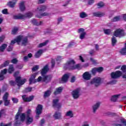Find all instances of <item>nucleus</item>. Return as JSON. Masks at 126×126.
Returning a JSON list of instances; mask_svg holds the SVG:
<instances>
[{
  "label": "nucleus",
  "instance_id": "obj_1",
  "mask_svg": "<svg viewBox=\"0 0 126 126\" xmlns=\"http://www.w3.org/2000/svg\"><path fill=\"white\" fill-rule=\"evenodd\" d=\"M22 111V107H20L19 108L18 112L16 114L15 118V123L14 124L15 126H19L21 123H23V121H25V118L26 116L24 113H22L20 114V113H21Z\"/></svg>",
  "mask_w": 126,
  "mask_h": 126
},
{
  "label": "nucleus",
  "instance_id": "obj_2",
  "mask_svg": "<svg viewBox=\"0 0 126 126\" xmlns=\"http://www.w3.org/2000/svg\"><path fill=\"white\" fill-rule=\"evenodd\" d=\"M64 67V68H68L69 69H81L82 68L81 64L75 65V62L73 60H70L67 61Z\"/></svg>",
  "mask_w": 126,
  "mask_h": 126
},
{
  "label": "nucleus",
  "instance_id": "obj_3",
  "mask_svg": "<svg viewBox=\"0 0 126 126\" xmlns=\"http://www.w3.org/2000/svg\"><path fill=\"white\" fill-rule=\"evenodd\" d=\"M22 41V46H26L28 43V39L27 37H23V36L19 35L14 40L11 41L10 45H14L15 43L19 44L20 42Z\"/></svg>",
  "mask_w": 126,
  "mask_h": 126
},
{
  "label": "nucleus",
  "instance_id": "obj_4",
  "mask_svg": "<svg viewBox=\"0 0 126 126\" xmlns=\"http://www.w3.org/2000/svg\"><path fill=\"white\" fill-rule=\"evenodd\" d=\"M113 35L118 38H123L126 35V33L124 29H118L114 31Z\"/></svg>",
  "mask_w": 126,
  "mask_h": 126
},
{
  "label": "nucleus",
  "instance_id": "obj_5",
  "mask_svg": "<svg viewBox=\"0 0 126 126\" xmlns=\"http://www.w3.org/2000/svg\"><path fill=\"white\" fill-rule=\"evenodd\" d=\"M43 77L41 76L38 77V78L37 79V81L38 82H45V83H48L51 81V80L52 79V77L53 76L51 75H43L42 76Z\"/></svg>",
  "mask_w": 126,
  "mask_h": 126
},
{
  "label": "nucleus",
  "instance_id": "obj_6",
  "mask_svg": "<svg viewBox=\"0 0 126 126\" xmlns=\"http://www.w3.org/2000/svg\"><path fill=\"white\" fill-rule=\"evenodd\" d=\"M33 16V14L32 13H28L25 15H22L21 14H19L17 15H14L13 16V19H25V18H30L32 17Z\"/></svg>",
  "mask_w": 126,
  "mask_h": 126
},
{
  "label": "nucleus",
  "instance_id": "obj_7",
  "mask_svg": "<svg viewBox=\"0 0 126 126\" xmlns=\"http://www.w3.org/2000/svg\"><path fill=\"white\" fill-rule=\"evenodd\" d=\"M80 88H77L72 92V96L73 99H78L80 96Z\"/></svg>",
  "mask_w": 126,
  "mask_h": 126
},
{
  "label": "nucleus",
  "instance_id": "obj_8",
  "mask_svg": "<svg viewBox=\"0 0 126 126\" xmlns=\"http://www.w3.org/2000/svg\"><path fill=\"white\" fill-rule=\"evenodd\" d=\"M101 83V78L99 77H95L92 79L90 82L91 84H94L96 87L100 85V83Z\"/></svg>",
  "mask_w": 126,
  "mask_h": 126
},
{
  "label": "nucleus",
  "instance_id": "obj_9",
  "mask_svg": "<svg viewBox=\"0 0 126 126\" xmlns=\"http://www.w3.org/2000/svg\"><path fill=\"white\" fill-rule=\"evenodd\" d=\"M43 110V106L41 104H38L35 109L36 112V119H39V115L42 114V111Z\"/></svg>",
  "mask_w": 126,
  "mask_h": 126
},
{
  "label": "nucleus",
  "instance_id": "obj_10",
  "mask_svg": "<svg viewBox=\"0 0 126 126\" xmlns=\"http://www.w3.org/2000/svg\"><path fill=\"white\" fill-rule=\"evenodd\" d=\"M122 74V71H117L116 72H113L111 73V77L113 79H116L120 77Z\"/></svg>",
  "mask_w": 126,
  "mask_h": 126
},
{
  "label": "nucleus",
  "instance_id": "obj_11",
  "mask_svg": "<svg viewBox=\"0 0 126 126\" xmlns=\"http://www.w3.org/2000/svg\"><path fill=\"white\" fill-rule=\"evenodd\" d=\"M78 33L80 34V39L81 40H83L85 38V35H86V32H85V30L83 28L79 29L78 30Z\"/></svg>",
  "mask_w": 126,
  "mask_h": 126
},
{
  "label": "nucleus",
  "instance_id": "obj_12",
  "mask_svg": "<svg viewBox=\"0 0 126 126\" xmlns=\"http://www.w3.org/2000/svg\"><path fill=\"white\" fill-rule=\"evenodd\" d=\"M26 79H23V80L21 79V77H17L16 78V82L18 86H21V85H23V84L26 82Z\"/></svg>",
  "mask_w": 126,
  "mask_h": 126
},
{
  "label": "nucleus",
  "instance_id": "obj_13",
  "mask_svg": "<svg viewBox=\"0 0 126 126\" xmlns=\"http://www.w3.org/2000/svg\"><path fill=\"white\" fill-rule=\"evenodd\" d=\"M82 76L83 79H84L85 80H90V79H91V78L92 77L91 74L89 71H86L84 73Z\"/></svg>",
  "mask_w": 126,
  "mask_h": 126
},
{
  "label": "nucleus",
  "instance_id": "obj_14",
  "mask_svg": "<svg viewBox=\"0 0 126 126\" xmlns=\"http://www.w3.org/2000/svg\"><path fill=\"white\" fill-rule=\"evenodd\" d=\"M69 77V75L68 74H65L62 77V79L60 80V83H65L67 82V80H68V78Z\"/></svg>",
  "mask_w": 126,
  "mask_h": 126
},
{
  "label": "nucleus",
  "instance_id": "obj_15",
  "mask_svg": "<svg viewBox=\"0 0 126 126\" xmlns=\"http://www.w3.org/2000/svg\"><path fill=\"white\" fill-rule=\"evenodd\" d=\"M37 73H33L31 77L30 78V84H32V83H35V82H38L37 81V79H35L36 78V76H37Z\"/></svg>",
  "mask_w": 126,
  "mask_h": 126
},
{
  "label": "nucleus",
  "instance_id": "obj_16",
  "mask_svg": "<svg viewBox=\"0 0 126 126\" xmlns=\"http://www.w3.org/2000/svg\"><path fill=\"white\" fill-rule=\"evenodd\" d=\"M48 71H49V65L47 64L41 70V74L42 76H44Z\"/></svg>",
  "mask_w": 126,
  "mask_h": 126
},
{
  "label": "nucleus",
  "instance_id": "obj_17",
  "mask_svg": "<svg viewBox=\"0 0 126 126\" xmlns=\"http://www.w3.org/2000/svg\"><path fill=\"white\" fill-rule=\"evenodd\" d=\"M23 99L25 102H31L33 99H34V95H31L29 97H27L26 95L22 96Z\"/></svg>",
  "mask_w": 126,
  "mask_h": 126
},
{
  "label": "nucleus",
  "instance_id": "obj_18",
  "mask_svg": "<svg viewBox=\"0 0 126 126\" xmlns=\"http://www.w3.org/2000/svg\"><path fill=\"white\" fill-rule=\"evenodd\" d=\"M53 107L59 109L62 107V104L59 103V99H56L53 100Z\"/></svg>",
  "mask_w": 126,
  "mask_h": 126
},
{
  "label": "nucleus",
  "instance_id": "obj_19",
  "mask_svg": "<svg viewBox=\"0 0 126 126\" xmlns=\"http://www.w3.org/2000/svg\"><path fill=\"white\" fill-rule=\"evenodd\" d=\"M93 15L95 17H102V16H105V13L101 12H94L93 13Z\"/></svg>",
  "mask_w": 126,
  "mask_h": 126
},
{
  "label": "nucleus",
  "instance_id": "obj_20",
  "mask_svg": "<svg viewBox=\"0 0 126 126\" xmlns=\"http://www.w3.org/2000/svg\"><path fill=\"white\" fill-rule=\"evenodd\" d=\"M99 107H100V102H97L96 103L93 105L92 106L93 112L94 114L96 113V111L98 110Z\"/></svg>",
  "mask_w": 126,
  "mask_h": 126
},
{
  "label": "nucleus",
  "instance_id": "obj_21",
  "mask_svg": "<svg viewBox=\"0 0 126 126\" xmlns=\"http://www.w3.org/2000/svg\"><path fill=\"white\" fill-rule=\"evenodd\" d=\"M33 117H31L29 115L26 117V123L27 125H31V124H32V123H33Z\"/></svg>",
  "mask_w": 126,
  "mask_h": 126
},
{
  "label": "nucleus",
  "instance_id": "obj_22",
  "mask_svg": "<svg viewBox=\"0 0 126 126\" xmlns=\"http://www.w3.org/2000/svg\"><path fill=\"white\" fill-rule=\"evenodd\" d=\"M6 72H7V69L6 68L1 70V72H0V80H3L4 79V75L6 74Z\"/></svg>",
  "mask_w": 126,
  "mask_h": 126
},
{
  "label": "nucleus",
  "instance_id": "obj_23",
  "mask_svg": "<svg viewBox=\"0 0 126 126\" xmlns=\"http://www.w3.org/2000/svg\"><path fill=\"white\" fill-rule=\"evenodd\" d=\"M52 92H53V89H52V88H50L48 90L45 92L44 94V98L50 96Z\"/></svg>",
  "mask_w": 126,
  "mask_h": 126
},
{
  "label": "nucleus",
  "instance_id": "obj_24",
  "mask_svg": "<svg viewBox=\"0 0 126 126\" xmlns=\"http://www.w3.org/2000/svg\"><path fill=\"white\" fill-rule=\"evenodd\" d=\"M53 118H54L55 120H60V119L62 118V113L60 112H56L53 115Z\"/></svg>",
  "mask_w": 126,
  "mask_h": 126
},
{
  "label": "nucleus",
  "instance_id": "obj_25",
  "mask_svg": "<svg viewBox=\"0 0 126 126\" xmlns=\"http://www.w3.org/2000/svg\"><path fill=\"white\" fill-rule=\"evenodd\" d=\"M50 15V13H48L47 12H43L42 14H39L36 15V17L37 18H42V17L44 16H49Z\"/></svg>",
  "mask_w": 126,
  "mask_h": 126
},
{
  "label": "nucleus",
  "instance_id": "obj_26",
  "mask_svg": "<svg viewBox=\"0 0 126 126\" xmlns=\"http://www.w3.org/2000/svg\"><path fill=\"white\" fill-rule=\"evenodd\" d=\"M42 54H43V50L40 49L35 54L34 57L36 59H38V58H40L42 56Z\"/></svg>",
  "mask_w": 126,
  "mask_h": 126
},
{
  "label": "nucleus",
  "instance_id": "obj_27",
  "mask_svg": "<svg viewBox=\"0 0 126 126\" xmlns=\"http://www.w3.org/2000/svg\"><path fill=\"white\" fill-rule=\"evenodd\" d=\"M47 9V6L45 5H40L37 7V10L38 11H45Z\"/></svg>",
  "mask_w": 126,
  "mask_h": 126
},
{
  "label": "nucleus",
  "instance_id": "obj_28",
  "mask_svg": "<svg viewBox=\"0 0 126 126\" xmlns=\"http://www.w3.org/2000/svg\"><path fill=\"white\" fill-rule=\"evenodd\" d=\"M32 24H34V25H36V26H39L43 24V22H37L36 20H32Z\"/></svg>",
  "mask_w": 126,
  "mask_h": 126
},
{
  "label": "nucleus",
  "instance_id": "obj_29",
  "mask_svg": "<svg viewBox=\"0 0 126 126\" xmlns=\"http://www.w3.org/2000/svg\"><path fill=\"white\" fill-rule=\"evenodd\" d=\"M79 17L80 18H86V17H88V14L85 12H81L79 14Z\"/></svg>",
  "mask_w": 126,
  "mask_h": 126
},
{
  "label": "nucleus",
  "instance_id": "obj_30",
  "mask_svg": "<svg viewBox=\"0 0 126 126\" xmlns=\"http://www.w3.org/2000/svg\"><path fill=\"white\" fill-rule=\"evenodd\" d=\"M63 91V88L59 87L56 89V91L54 92V95H58V94H61Z\"/></svg>",
  "mask_w": 126,
  "mask_h": 126
},
{
  "label": "nucleus",
  "instance_id": "obj_31",
  "mask_svg": "<svg viewBox=\"0 0 126 126\" xmlns=\"http://www.w3.org/2000/svg\"><path fill=\"white\" fill-rule=\"evenodd\" d=\"M122 20V17L121 16H117L115 17L111 20L112 22H116L117 21H121Z\"/></svg>",
  "mask_w": 126,
  "mask_h": 126
},
{
  "label": "nucleus",
  "instance_id": "obj_32",
  "mask_svg": "<svg viewBox=\"0 0 126 126\" xmlns=\"http://www.w3.org/2000/svg\"><path fill=\"white\" fill-rule=\"evenodd\" d=\"M19 8L21 11H24L25 10V5L24 4V2H21L19 4Z\"/></svg>",
  "mask_w": 126,
  "mask_h": 126
},
{
  "label": "nucleus",
  "instance_id": "obj_33",
  "mask_svg": "<svg viewBox=\"0 0 126 126\" xmlns=\"http://www.w3.org/2000/svg\"><path fill=\"white\" fill-rule=\"evenodd\" d=\"M119 94L114 95L112 96L111 98V101H112V102H117V100L119 99Z\"/></svg>",
  "mask_w": 126,
  "mask_h": 126
},
{
  "label": "nucleus",
  "instance_id": "obj_34",
  "mask_svg": "<svg viewBox=\"0 0 126 126\" xmlns=\"http://www.w3.org/2000/svg\"><path fill=\"white\" fill-rule=\"evenodd\" d=\"M16 4V0H13V1H10L8 3V5L10 7H14Z\"/></svg>",
  "mask_w": 126,
  "mask_h": 126
},
{
  "label": "nucleus",
  "instance_id": "obj_35",
  "mask_svg": "<svg viewBox=\"0 0 126 126\" xmlns=\"http://www.w3.org/2000/svg\"><path fill=\"white\" fill-rule=\"evenodd\" d=\"M66 117H69V118H72L73 117V113L72 111H68L66 112Z\"/></svg>",
  "mask_w": 126,
  "mask_h": 126
},
{
  "label": "nucleus",
  "instance_id": "obj_36",
  "mask_svg": "<svg viewBox=\"0 0 126 126\" xmlns=\"http://www.w3.org/2000/svg\"><path fill=\"white\" fill-rule=\"evenodd\" d=\"M49 42L48 40L45 41L44 42L41 43L38 45V48H42V47H44L46 46Z\"/></svg>",
  "mask_w": 126,
  "mask_h": 126
},
{
  "label": "nucleus",
  "instance_id": "obj_37",
  "mask_svg": "<svg viewBox=\"0 0 126 126\" xmlns=\"http://www.w3.org/2000/svg\"><path fill=\"white\" fill-rule=\"evenodd\" d=\"M112 46H115L117 43V38L115 36H113L111 39Z\"/></svg>",
  "mask_w": 126,
  "mask_h": 126
},
{
  "label": "nucleus",
  "instance_id": "obj_38",
  "mask_svg": "<svg viewBox=\"0 0 126 126\" xmlns=\"http://www.w3.org/2000/svg\"><path fill=\"white\" fill-rule=\"evenodd\" d=\"M13 71H14V68H13V65H10L8 70V72H9V73H12Z\"/></svg>",
  "mask_w": 126,
  "mask_h": 126
},
{
  "label": "nucleus",
  "instance_id": "obj_39",
  "mask_svg": "<svg viewBox=\"0 0 126 126\" xmlns=\"http://www.w3.org/2000/svg\"><path fill=\"white\" fill-rule=\"evenodd\" d=\"M6 47H7V45L6 44L2 45L0 47V52H3Z\"/></svg>",
  "mask_w": 126,
  "mask_h": 126
},
{
  "label": "nucleus",
  "instance_id": "obj_40",
  "mask_svg": "<svg viewBox=\"0 0 126 126\" xmlns=\"http://www.w3.org/2000/svg\"><path fill=\"white\" fill-rule=\"evenodd\" d=\"M17 31H18V28L15 27L12 30V35H15L17 33Z\"/></svg>",
  "mask_w": 126,
  "mask_h": 126
},
{
  "label": "nucleus",
  "instance_id": "obj_41",
  "mask_svg": "<svg viewBox=\"0 0 126 126\" xmlns=\"http://www.w3.org/2000/svg\"><path fill=\"white\" fill-rule=\"evenodd\" d=\"M3 101L4 106H9V105H10V100L8 99H5Z\"/></svg>",
  "mask_w": 126,
  "mask_h": 126
},
{
  "label": "nucleus",
  "instance_id": "obj_42",
  "mask_svg": "<svg viewBox=\"0 0 126 126\" xmlns=\"http://www.w3.org/2000/svg\"><path fill=\"white\" fill-rule=\"evenodd\" d=\"M8 95H9V94H8V93L6 92L5 93V94H4V95L3 96V100H8Z\"/></svg>",
  "mask_w": 126,
  "mask_h": 126
},
{
  "label": "nucleus",
  "instance_id": "obj_43",
  "mask_svg": "<svg viewBox=\"0 0 126 126\" xmlns=\"http://www.w3.org/2000/svg\"><path fill=\"white\" fill-rule=\"evenodd\" d=\"M91 72L93 74V75H95L96 73H97V70L96 69V67L93 68L91 70Z\"/></svg>",
  "mask_w": 126,
  "mask_h": 126
},
{
  "label": "nucleus",
  "instance_id": "obj_44",
  "mask_svg": "<svg viewBox=\"0 0 126 126\" xmlns=\"http://www.w3.org/2000/svg\"><path fill=\"white\" fill-rule=\"evenodd\" d=\"M96 69V72H102L103 70V68L102 67H95Z\"/></svg>",
  "mask_w": 126,
  "mask_h": 126
},
{
  "label": "nucleus",
  "instance_id": "obj_45",
  "mask_svg": "<svg viewBox=\"0 0 126 126\" xmlns=\"http://www.w3.org/2000/svg\"><path fill=\"white\" fill-rule=\"evenodd\" d=\"M104 32L106 35H110L111 34V31L110 29L104 30Z\"/></svg>",
  "mask_w": 126,
  "mask_h": 126
},
{
  "label": "nucleus",
  "instance_id": "obj_46",
  "mask_svg": "<svg viewBox=\"0 0 126 126\" xmlns=\"http://www.w3.org/2000/svg\"><path fill=\"white\" fill-rule=\"evenodd\" d=\"M104 5L105 4L102 2H100L97 4V6L98 8H101V7H103Z\"/></svg>",
  "mask_w": 126,
  "mask_h": 126
},
{
  "label": "nucleus",
  "instance_id": "obj_47",
  "mask_svg": "<svg viewBox=\"0 0 126 126\" xmlns=\"http://www.w3.org/2000/svg\"><path fill=\"white\" fill-rule=\"evenodd\" d=\"M31 91H32V88H27L25 90L24 93L31 92Z\"/></svg>",
  "mask_w": 126,
  "mask_h": 126
},
{
  "label": "nucleus",
  "instance_id": "obj_48",
  "mask_svg": "<svg viewBox=\"0 0 126 126\" xmlns=\"http://www.w3.org/2000/svg\"><path fill=\"white\" fill-rule=\"evenodd\" d=\"M9 64V61H6L3 64H2L1 66L3 67L4 66H7Z\"/></svg>",
  "mask_w": 126,
  "mask_h": 126
},
{
  "label": "nucleus",
  "instance_id": "obj_49",
  "mask_svg": "<svg viewBox=\"0 0 126 126\" xmlns=\"http://www.w3.org/2000/svg\"><path fill=\"white\" fill-rule=\"evenodd\" d=\"M90 61H91V62H92V63L93 64H96V63H97V61L95 60V59H94L92 58H90Z\"/></svg>",
  "mask_w": 126,
  "mask_h": 126
},
{
  "label": "nucleus",
  "instance_id": "obj_50",
  "mask_svg": "<svg viewBox=\"0 0 126 126\" xmlns=\"http://www.w3.org/2000/svg\"><path fill=\"white\" fill-rule=\"evenodd\" d=\"M39 69V65H35L33 66V67L32 68V70L33 71H36V70H38Z\"/></svg>",
  "mask_w": 126,
  "mask_h": 126
},
{
  "label": "nucleus",
  "instance_id": "obj_51",
  "mask_svg": "<svg viewBox=\"0 0 126 126\" xmlns=\"http://www.w3.org/2000/svg\"><path fill=\"white\" fill-rule=\"evenodd\" d=\"M63 20L62 17H59L57 19V24H60Z\"/></svg>",
  "mask_w": 126,
  "mask_h": 126
},
{
  "label": "nucleus",
  "instance_id": "obj_52",
  "mask_svg": "<svg viewBox=\"0 0 126 126\" xmlns=\"http://www.w3.org/2000/svg\"><path fill=\"white\" fill-rule=\"evenodd\" d=\"M5 37L4 35H2L0 36V44H1L3 42V40H4Z\"/></svg>",
  "mask_w": 126,
  "mask_h": 126
},
{
  "label": "nucleus",
  "instance_id": "obj_53",
  "mask_svg": "<svg viewBox=\"0 0 126 126\" xmlns=\"http://www.w3.org/2000/svg\"><path fill=\"white\" fill-rule=\"evenodd\" d=\"M82 126H89V122L84 121Z\"/></svg>",
  "mask_w": 126,
  "mask_h": 126
},
{
  "label": "nucleus",
  "instance_id": "obj_54",
  "mask_svg": "<svg viewBox=\"0 0 126 126\" xmlns=\"http://www.w3.org/2000/svg\"><path fill=\"white\" fill-rule=\"evenodd\" d=\"M0 126H11V123H9L7 124H4L3 123H0Z\"/></svg>",
  "mask_w": 126,
  "mask_h": 126
},
{
  "label": "nucleus",
  "instance_id": "obj_55",
  "mask_svg": "<svg viewBox=\"0 0 126 126\" xmlns=\"http://www.w3.org/2000/svg\"><path fill=\"white\" fill-rule=\"evenodd\" d=\"M121 70H122V71H123V72H126V65H124L123 66H122L121 67Z\"/></svg>",
  "mask_w": 126,
  "mask_h": 126
},
{
  "label": "nucleus",
  "instance_id": "obj_56",
  "mask_svg": "<svg viewBox=\"0 0 126 126\" xmlns=\"http://www.w3.org/2000/svg\"><path fill=\"white\" fill-rule=\"evenodd\" d=\"M12 100L13 103H15V104H16L17 103H18V99H17V98H15V97L12 98Z\"/></svg>",
  "mask_w": 126,
  "mask_h": 126
},
{
  "label": "nucleus",
  "instance_id": "obj_57",
  "mask_svg": "<svg viewBox=\"0 0 126 126\" xmlns=\"http://www.w3.org/2000/svg\"><path fill=\"white\" fill-rule=\"evenodd\" d=\"M75 80H76V78L75 76H73L71 78L70 82L73 83V82H75Z\"/></svg>",
  "mask_w": 126,
  "mask_h": 126
},
{
  "label": "nucleus",
  "instance_id": "obj_58",
  "mask_svg": "<svg viewBox=\"0 0 126 126\" xmlns=\"http://www.w3.org/2000/svg\"><path fill=\"white\" fill-rule=\"evenodd\" d=\"M63 57L62 56H58L56 58V61L57 62H60L61 61H62V60H63Z\"/></svg>",
  "mask_w": 126,
  "mask_h": 126
},
{
  "label": "nucleus",
  "instance_id": "obj_59",
  "mask_svg": "<svg viewBox=\"0 0 126 126\" xmlns=\"http://www.w3.org/2000/svg\"><path fill=\"white\" fill-rule=\"evenodd\" d=\"M116 83H117V81L114 80L109 82L108 83V84H116Z\"/></svg>",
  "mask_w": 126,
  "mask_h": 126
},
{
  "label": "nucleus",
  "instance_id": "obj_60",
  "mask_svg": "<svg viewBox=\"0 0 126 126\" xmlns=\"http://www.w3.org/2000/svg\"><path fill=\"white\" fill-rule=\"evenodd\" d=\"M94 2V0H89L88 1V4L91 5V4H93Z\"/></svg>",
  "mask_w": 126,
  "mask_h": 126
},
{
  "label": "nucleus",
  "instance_id": "obj_61",
  "mask_svg": "<svg viewBox=\"0 0 126 126\" xmlns=\"http://www.w3.org/2000/svg\"><path fill=\"white\" fill-rule=\"evenodd\" d=\"M2 13H3V14H7V9H4L3 10H2Z\"/></svg>",
  "mask_w": 126,
  "mask_h": 126
},
{
  "label": "nucleus",
  "instance_id": "obj_62",
  "mask_svg": "<svg viewBox=\"0 0 126 126\" xmlns=\"http://www.w3.org/2000/svg\"><path fill=\"white\" fill-rule=\"evenodd\" d=\"M121 17H123V20L125 21H126V14H123L121 16Z\"/></svg>",
  "mask_w": 126,
  "mask_h": 126
},
{
  "label": "nucleus",
  "instance_id": "obj_63",
  "mask_svg": "<svg viewBox=\"0 0 126 126\" xmlns=\"http://www.w3.org/2000/svg\"><path fill=\"white\" fill-rule=\"evenodd\" d=\"M18 61H17V59H14L11 61V62L12 63H16Z\"/></svg>",
  "mask_w": 126,
  "mask_h": 126
},
{
  "label": "nucleus",
  "instance_id": "obj_64",
  "mask_svg": "<svg viewBox=\"0 0 126 126\" xmlns=\"http://www.w3.org/2000/svg\"><path fill=\"white\" fill-rule=\"evenodd\" d=\"M89 64L88 63H86L83 65H81V66H82V68L83 67H87L88 66H89Z\"/></svg>",
  "mask_w": 126,
  "mask_h": 126
}]
</instances>
